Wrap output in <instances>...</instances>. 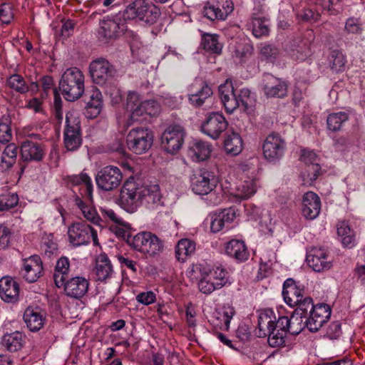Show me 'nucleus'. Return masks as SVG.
<instances>
[{"mask_svg": "<svg viewBox=\"0 0 365 365\" xmlns=\"http://www.w3.org/2000/svg\"><path fill=\"white\" fill-rule=\"evenodd\" d=\"M58 88L68 101L80 98L85 91L84 75L76 67L67 68L61 76Z\"/></svg>", "mask_w": 365, "mask_h": 365, "instance_id": "obj_1", "label": "nucleus"}, {"mask_svg": "<svg viewBox=\"0 0 365 365\" xmlns=\"http://www.w3.org/2000/svg\"><path fill=\"white\" fill-rule=\"evenodd\" d=\"M128 242L135 250L150 257L159 255L163 250V242L150 232H142L128 239Z\"/></svg>", "mask_w": 365, "mask_h": 365, "instance_id": "obj_2", "label": "nucleus"}, {"mask_svg": "<svg viewBox=\"0 0 365 365\" xmlns=\"http://www.w3.org/2000/svg\"><path fill=\"white\" fill-rule=\"evenodd\" d=\"M81 121L75 112H68L63 132V143L68 151H75L82 144Z\"/></svg>", "mask_w": 365, "mask_h": 365, "instance_id": "obj_3", "label": "nucleus"}, {"mask_svg": "<svg viewBox=\"0 0 365 365\" xmlns=\"http://www.w3.org/2000/svg\"><path fill=\"white\" fill-rule=\"evenodd\" d=\"M153 143V133L145 128H133L126 136V143L128 149L138 155L148 152L150 149Z\"/></svg>", "mask_w": 365, "mask_h": 365, "instance_id": "obj_4", "label": "nucleus"}, {"mask_svg": "<svg viewBox=\"0 0 365 365\" xmlns=\"http://www.w3.org/2000/svg\"><path fill=\"white\" fill-rule=\"evenodd\" d=\"M135 181L127 180L120 191V201L123 207L128 212H134L143 203V188Z\"/></svg>", "mask_w": 365, "mask_h": 365, "instance_id": "obj_5", "label": "nucleus"}, {"mask_svg": "<svg viewBox=\"0 0 365 365\" xmlns=\"http://www.w3.org/2000/svg\"><path fill=\"white\" fill-rule=\"evenodd\" d=\"M89 73L93 82L103 86L118 76V71L107 59L98 58L89 65Z\"/></svg>", "mask_w": 365, "mask_h": 365, "instance_id": "obj_6", "label": "nucleus"}, {"mask_svg": "<svg viewBox=\"0 0 365 365\" xmlns=\"http://www.w3.org/2000/svg\"><path fill=\"white\" fill-rule=\"evenodd\" d=\"M185 130L178 125H170L161 135V147L168 153L175 154L184 143Z\"/></svg>", "mask_w": 365, "mask_h": 365, "instance_id": "obj_7", "label": "nucleus"}, {"mask_svg": "<svg viewBox=\"0 0 365 365\" xmlns=\"http://www.w3.org/2000/svg\"><path fill=\"white\" fill-rule=\"evenodd\" d=\"M286 143L279 134L271 133L262 144L263 155L270 163H275L284 155Z\"/></svg>", "mask_w": 365, "mask_h": 365, "instance_id": "obj_8", "label": "nucleus"}, {"mask_svg": "<svg viewBox=\"0 0 365 365\" xmlns=\"http://www.w3.org/2000/svg\"><path fill=\"white\" fill-rule=\"evenodd\" d=\"M190 182L192 191L197 195H207L216 186L214 175L205 168L194 171Z\"/></svg>", "mask_w": 365, "mask_h": 365, "instance_id": "obj_9", "label": "nucleus"}, {"mask_svg": "<svg viewBox=\"0 0 365 365\" xmlns=\"http://www.w3.org/2000/svg\"><path fill=\"white\" fill-rule=\"evenodd\" d=\"M123 178L120 170L113 165L102 168L97 174L96 181L98 187L105 191H110L117 188Z\"/></svg>", "mask_w": 365, "mask_h": 365, "instance_id": "obj_10", "label": "nucleus"}, {"mask_svg": "<svg viewBox=\"0 0 365 365\" xmlns=\"http://www.w3.org/2000/svg\"><path fill=\"white\" fill-rule=\"evenodd\" d=\"M228 123L222 114L212 112L207 115L202 124V131L212 139H217L227 129Z\"/></svg>", "mask_w": 365, "mask_h": 365, "instance_id": "obj_11", "label": "nucleus"}, {"mask_svg": "<svg viewBox=\"0 0 365 365\" xmlns=\"http://www.w3.org/2000/svg\"><path fill=\"white\" fill-rule=\"evenodd\" d=\"M308 265L315 272H320L329 269L332 266L327 251L321 247H313L307 255Z\"/></svg>", "mask_w": 365, "mask_h": 365, "instance_id": "obj_12", "label": "nucleus"}, {"mask_svg": "<svg viewBox=\"0 0 365 365\" xmlns=\"http://www.w3.org/2000/svg\"><path fill=\"white\" fill-rule=\"evenodd\" d=\"M331 313V308L328 304H317L315 309L309 313V317L306 319L307 327L312 332L319 331L330 318Z\"/></svg>", "mask_w": 365, "mask_h": 365, "instance_id": "obj_13", "label": "nucleus"}, {"mask_svg": "<svg viewBox=\"0 0 365 365\" xmlns=\"http://www.w3.org/2000/svg\"><path fill=\"white\" fill-rule=\"evenodd\" d=\"M263 90L268 98H283L288 93V83L282 78L267 74L264 78Z\"/></svg>", "mask_w": 365, "mask_h": 365, "instance_id": "obj_14", "label": "nucleus"}, {"mask_svg": "<svg viewBox=\"0 0 365 365\" xmlns=\"http://www.w3.org/2000/svg\"><path fill=\"white\" fill-rule=\"evenodd\" d=\"M43 263L38 255H32L24 259L21 275L29 283L35 282L42 276Z\"/></svg>", "mask_w": 365, "mask_h": 365, "instance_id": "obj_15", "label": "nucleus"}, {"mask_svg": "<svg viewBox=\"0 0 365 365\" xmlns=\"http://www.w3.org/2000/svg\"><path fill=\"white\" fill-rule=\"evenodd\" d=\"M91 233V227L81 222L72 224L68 231L70 242L76 247L89 243Z\"/></svg>", "mask_w": 365, "mask_h": 365, "instance_id": "obj_16", "label": "nucleus"}, {"mask_svg": "<svg viewBox=\"0 0 365 365\" xmlns=\"http://www.w3.org/2000/svg\"><path fill=\"white\" fill-rule=\"evenodd\" d=\"M219 93L227 113H232L236 108L240 107L237 96L235 92L231 80L227 79L224 83L219 86Z\"/></svg>", "mask_w": 365, "mask_h": 365, "instance_id": "obj_17", "label": "nucleus"}, {"mask_svg": "<svg viewBox=\"0 0 365 365\" xmlns=\"http://www.w3.org/2000/svg\"><path fill=\"white\" fill-rule=\"evenodd\" d=\"M274 330L268 338V343L272 347H279L285 344V338L289 333L287 317H279L274 324Z\"/></svg>", "mask_w": 365, "mask_h": 365, "instance_id": "obj_18", "label": "nucleus"}, {"mask_svg": "<svg viewBox=\"0 0 365 365\" xmlns=\"http://www.w3.org/2000/svg\"><path fill=\"white\" fill-rule=\"evenodd\" d=\"M321 210V200L314 192H306L302 197V213L307 220L315 219Z\"/></svg>", "mask_w": 365, "mask_h": 365, "instance_id": "obj_19", "label": "nucleus"}, {"mask_svg": "<svg viewBox=\"0 0 365 365\" xmlns=\"http://www.w3.org/2000/svg\"><path fill=\"white\" fill-rule=\"evenodd\" d=\"M124 29L125 26L114 19L103 20L98 31V38L103 43H107L110 40L115 39Z\"/></svg>", "mask_w": 365, "mask_h": 365, "instance_id": "obj_20", "label": "nucleus"}, {"mask_svg": "<svg viewBox=\"0 0 365 365\" xmlns=\"http://www.w3.org/2000/svg\"><path fill=\"white\" fill-rule=\"evenodd\" d=\"M276 321V316L272 309L261 311L258 315L257 328L255 334L258 337L270 336L274 330V324Z\"/></svg>", "mask_w": 365, "mask_h": 365, "instance_id": "obj_21", "label": "nucleus"}, {"mask_svg": "<svg viewBox=\"0 0 365 365\" xmlns=\"http://www.w3.org/2000/svg\"><path fill=\"white\" fill-rule=\"evenodd\" d=\"M88 281L82 277H72L63 284L66 295L75 299L83 297L88 292Z\"/></svg>", "mask_w": 365, "mask_h": 365, "instance_id": "obj_22", "label": "nucleus"}, {"mask_svg": "<svg viewBox=\"0 0 365 365\" xmlns=\"http://www.w3.org/2000/svg\"><path fill=\"white\" fill-rule=\"evenodd\" d=\"M235 217V209L232 207L212 214L210 217V231L216 233L222 230L225 227H229Z\"/></svg>", "mask_w": 365, "mask_h": 365, "instance_id": "obj_23", "label": "nucleus"}, {"mask_svg": "<svg viewBox=\"0 0 365 365\" xmlns=\"http://www.w3.org/2000/svg\"><path fill=\"white\" fill-rule=\"evenodd\" d=\"M19 286L11 277L5 276L0 279V297L6 302H14L18 300Z\"/></svg>", "mask_w": 365, "mask_h": 365, "instance_id": "obj_24", "label": "nucleus"}, {"mask_svg": "<svg viewBox=\"0 0 365 365\" xmlns=\"http://www.w3.org/2000/svg\"><path fill=\"white\" fill-rule=\"evenodd\" d=\"M192 271L199 272L200 278L198 282L199 290L205 294H210L216 289L222 288V283L217 284L207 273L204 264H198L192 267Z\"/></svg>", "mask_w": 365, "mask_h": 365, "instance_id": "obj_25", "label": "nucleus"}, {"mask_svg": "<svg viewBox=\"0 0 365 365\" xmlns=\"http://www.w3.org/2000/svg\"><path fill=\"white\" fill-rule=\"evenodd\" d=\"M113 265L106 253L100 254L96 259L94 273L97 281L106 282L113 274Z\"/></svg>", "mask_w": 365, "mask_h": 365, "instance_id": "obj_26", "label": "nucleus"}, {"mask_svg": "<svg viewBox=\"0 0 365 365\" xmlns=\"http://www.w3.org/2000/svg\"><path fill=\"white\" fill-rule=\"evenodd\" d=\"M43 155V150L40 144L29 140L21 143V156L24 161H40Z\"/></svg>", "mask_w": 365, "mask_h": 365, "instance_id": "obj_27", "label": "nucleus"}, {"mask_svg": "<svg viewBox=\"0 0 365 365\" xmlns=\"http://www.w3.org/2000/svg\"><path fill=\"white\" fill-rule=\"evenodd\" d=\"M226 254L237 262H242L248 259L250 257L247 247L242 240H231L225 247Z\"/></svg>", "mask_w": 365, "mask_h": 365, "instance_id": "obj_28", "label": "nucleus"}, {"mask_svg": "<svg viewBox=\"0 0 365 365\" xmlns=\"http://www.w3.org/2000/svg\"><path fill=\"white\" fill-rule=\"evenodd\" d=\"M143 203L148 208L155 209L163 205L160 187L158 185L144 186L143 188Z\"/></svg>", "mask_w": 365, "mask_h": 365, "instance_id": "obj_29", "label": "nucleus"}, {"mask_svg": "<svg viewBox=\"0 0 365 365\" xmlns=\"http://www.w3.org/2000/svg\"><path fill=\"white\" fill-rule=\"evenodd\" d=\"M289 54L293 59L304 61L311 54L310 41L298 37L290 44Z\"/></svg>", "mask_w": 365, "mask_h": 365, "instance_id": "obj_30", "label": "nucleus"}, {"mask_svg": "<svg viewBox=\"0 0 365 365\" xmlns=\"http://www.w3.org/2000/svg\"><path fill=\"white\" fill-rule=\"evenodd\" d=\"M93 200L89 201L87 196H86L85 200L78 195H76L74 197L75 205L81 210L84 217L94 225H100L101 221L100 216L98 215L96 209L89 204Z\"/></svg>", "mask_w": 365, "mask_h": 365, "instance_id": "obj_31", "label": "nucleus"}, {"mask_svg": "<svg viewBox=\"0 0 365 365\" xmlns=\"http://www.w3.org/2000/svg\"><path fill=\"white\" fill-rule=\"evenodd\" d=\"M212 145L201 140H195L189 148V154L193 160L203 161L210 157Z\"/></svg>", "mask_w": 365, "mask_h": 365, "instance_id": "obj_32", "label": "nucleus"}, {"mask_svg": "<svg viewBox=\"0 0 365 365\" xmlns=\"http://www.w3.org/2000/svg\"><path fill=\"white\" fill-rule=\"evenodd\" d=\"M24 320L31 331L40 330L45 323V317L38 309L28 308L24 314Z\"/></svg>", "mask_w": 365, "mask_h": 365, "instance_id": "obj_33", "label": "nucleus"}, {"mask_svg": "<svg viewBox=\"0 0 365 365\" xmlns=\"http://www.w3.org/2000/svg\"><path fill=\"white\" fill-rule=\"evenodd\" d=\"M302 158L307 165V178L310 181L315 180L320 174L321 167L318 163V157L312 151H304Z\"/></svg>", "mask_w": 365, "mask_h": 365, "instance_id": "obj_34", "label": "nucleus"}, {"mask_svg": "<svg viewBox=\"0 0 365 365\" xmlns=\"http://www.w3.org/2000/svg\"><path fill=\"white\" fill-rule=\"evenodd\" d=\"M70 262L68 257H61L56 262L53 274L54 282L58 287H61L68 278Z\"/></svg>", "mask_w": 365, "mask_h": 365, "instance_id": "obj_35", "label": "nucleus"}, {"mask_svg": "<svg viewBox=\"0 0 365 365\" xmlns=\"http://www.w3.org/2000/svg\"><path fill=\"white\" fill-rule=\"evenodd\" d=\"M17 154L18 148L14 143L6 145L1 155L0 170L6 171L10 169L16 163Z\"/></svg>", "mask_w": 365, "mask_h": 365, "instance_id": "obj_36", "label": "nucleus"}, {"mask_svg": "<svg viewBox=\"0 0 365 365\" xmlns=\"http://www.w3.org/2000/svg\"><path fill=\"white\" fill-rule=\"evenodd\" d=\"M102 106L103 101L101 93L97 88H94L90 92L89 100L86 102L87 113H89V110H91V113L88 117H96L100 113Z\"/></svg>", "mask_w": 365, "mask_h": 365, "instance_id": "obj_37", "label": "nucleus"}, {"mask_svg": "<svg viewBox=\"0 0 365 365\" xmlns=\"http://www.w3.org/2000/svg\"><path fill=\"white\" fill-rule=\"evenodd\" d=\"M195 243L189 239L180 240L175 247L176 258L184 262L187 258L195 253Z\"/></svg>", "mask_w": 365, "mask_h": 365, "instance_id": "obj_38", "label": "nucleus"}, {"mask_svg": "<svg viewBox=\"0 0 365 365\" xmlns=\"http://www.w3.org/2000/svg\"><path fill=\"white\" fill-rule=\"evenodd\" d=\"M224 147L229 154L232 155L240 154L243 148V141L241 136L235 132L228 134L224 141Z\"/></svg>", "mask_w": 365, "mask_h": 365, "instance_id": "obj_39", "label": "nucleus"}, {"mask_svg": "<svg viewBox=\"0 0 365 365\" xmlns=\"http://www.w3.org/2000/svg\"><path fill=\"white\" fill-rule=\"evenodd\" d=\"M146 0H135L130 3L123 11L122 17L125 20H134L140 21L143 15L144 6Z\"/></svg>", "mask_w": 365, "mask_h": 365, "instance_id": "obj_40", "label": "nucleus"}, {"mask_svg": "<svg viewBox=\"0 0 365 365\" xmlns=\"http://www.w3.org/2000/svg\"><path fill=\"white\" fill-rule=\"evenodd\" d=\"M140 21L149 26L155 24L161 14L160 9L147 0Z\"/></svg>", "mask_w": 365, "mask_h": 365, "instance_id": "obj_41", "label": "nucleus"}, {"mask_svg": "<svg viewBox=\"0 0 365 365\" xmlns=\"http://www.w3.org/2000/svg\"><path fill=\"white\" fill-rule=\"evenodd\" d=\"M234 314L235 311L233 308L228 307L222 312H216L212 319V323L221 330L227 331Z\"/></svg>", "mask_w": 365, "mask_h": 365, "instance_id": "obj_42", "label": "nucleus"}, {"mask_svg": "<svg viewBox=\"0 0 365 365\" xmlns=\"http://www.w3.org/2000/svg\"><path fill=\"white\" fill-rule=\"evenodd\" d=\"M212 94V90L207 83H203L200 89L194 93L189 94L188 98L190 103L195 106L200 107L203 105L205 101Z\"/></svg>", "mask_w": 365, "mask_h": 365, "instance_id": "obj_43", "label": "nucleus"}, {"mask_svg": "<svg viewBox=\"0 0 365 365\" xmlns=\"http://www.w3.org/2000/svg\"><path fill=\"white\" fill-rule=\"evenodd\" d=\"M348 120L349 115L346 112L332 113L327 118V128L333 132L339 131Z\"/></svg>", "mask_w": 365, "mask_h": 365, "instance_id": "obj_44", "label": "nucleus"}, {"mask_svg": "<svg viewBox=\"0 0 365 365\" xmlns=\"http://www.w3.org/2000/svg\"><path fill=\"white\" fill-rule=\"evenodd\" d=\"M143 103L139 94L135 91H129L125 100V109L130 113L129 121L133 123L137 121V117H134V113L140 108V105Z\"/></svg>", "mask_w": 365, "mask_h": 365, "instance_id": "obj_45", "label": "nucleus"}, {"mask_svg": "<svg viewBox=\"0 0 365 365\" xmlns=\"http://www.w3.org/2000/svg\"><path fill=\"white\" fill-rule=\"evenodd\" d=\"M69 182L73 185H79L81 184L85 185V195L89 201L92 200L93 197V186L91 178L86 173H81L80 175H75L68 177Z\"/></svg>", "mask_w": 365, "mask_h": 365, "instance_id": "obj_46", "label": "nucleus"}, {"mask_svg": "<svg viewBox=\"0 0 365 365\" xmlns=\"http://www.w3.org/2000/svg\"><path fill=\"white\" fill-rule=\"evenodd\" d=\"M19 202L17 193L4 192L0 194V212H7L16 207Z\"/></svg>", "mask_w": 365, "mask_h": 365, "instance_id": "obj_47", "label": "nucleus"}, {"mask_svg": "<svg viewBox=\"0 0 365 365\" xmlns=\"http://www.w3.org/2000/svg\"><path fill=\"white\" fill-rule=\"evenodd\" d=\"M160 107L158 103L152 100L144 101L140 105V108L137 110L136 113H134V117H137V121L140 120L141 117L145 115H155L158 113Z\"/></svg>", "mask_w": 365, "mask_h": 365, "instance_id": "obj_48", "label": "nucleus"}, {"mask_svg": "<svg viewBox=\"0 0 365 365\" xmlns=\"http://www.w3.org/2000/svg\"><path fill=\"white\" fill-rule=\"evenodd\" d=\"M6 85L16 92L25 94L29 91V86L25 79L19 74L11 75L6 80Z\"/></svg>", "mask_w": 365, "mask_h": 365, "instance_id": "obj_49", "label": "nucleus"}, {"mask_svg": "<svg viewBox=\"0 0 365 365\" xmlns=\"http://www.w3.org/2000/svg\"><path fill=\"white\" fill-rule=\"evenodd\" d=\"M2 344L9 351L15 352L22 346V334L20 332H14L4 336Z\"/></svg>", "mask_w": 365, "mask_h": 365, "instance_id": "obj_50", "label": "nucleus"}, {"mask_svg": "<svg viewBox=\"0 0 365 365\" xmlns=\"http://www.w3.org/2000/svg\"><path fill=\"white\" fill-rule=\"evenodd\" d=\"M337 234L341 237V242L344 247H351L354 246V233L347 222H340L337 225Z\"/></svg>", "mask_w": 365, "mask_h": 365, "instance_id": "obj_51", "label": "nucleus"}, {"mask_svg": "<svg viewBox=\"0 0 365 365\" xmlns=\"http://www.w3.org/2000/svg\"><path fill=\"white\" fill-rule=\"evenodd\" d=\"M202 46L205 51L216 54L221 53L222 48L218 41V36L209 34L202 36Z\"/></svg>", "mask_w": 365, "mask_h": 365, "instance_id": "obj_52", "label": "nucleus"}, {"mask_svg": "<svg viewBox=\"0 0 365 365\" xmlns=\"http://www.w3.org/2000/svg\"><path fill=\"white\" fill-rule=\"evenodd\" d=\"M288 323L289 333L292 335L299 334L307 327L306 319L297 313H293L290 318H288Z\"/></svg>", "mask_w": 365, "mask_h": 365, "instance_id": "obj_53", "label": "nucleus"}, {"mask_svg": "<svg viewBox=\"0 0 365 365\" xmlns=\"http://www.w3.org/2000/svg\"><path fill=\"white\" fill-rule=\"evenodd\" d=\"M304 291L300 287L292 288L290 290L282 291V294L285 302L290 307H294L296 304L304 297Z\"/></svg>", "mask_w": 365, "mask_h": 365, "instance_id": "obj_54", "label": "nucleus"}, {"mask_svg": "<svg viewBox=\"0 0 365 365\" xmlns=\"http://www.w3.org/2000/svg\"><path fill=\"white\" fill-rule=\"evenodd\" d=\"M329 62L332 71L340 72L344 70L346 60L341 51L334 50L330 53Z\"/></svg>", "mask_w": 365, "mask_h": 365, "instance_id": "obj_55", "label": "nucleus"}, {"mask_svg": "<svg viewBox=\"0 0 365 365\" xmlns=\"http://www.w3.org/2000/svg\"><path fill=\"white\" fill-rule=\"evenodd\" d=\"M204 268H205V270L207 271V273L209 274L210 277L215 281V282L217 284L222 283V287L227 283L228 273L227 270L221 266H217L210 269L204 264Z\"/></svg>", "mask_w": 365, "mask_h": 365, "instance_id": "obj_56", "label": "nucleus"}, {"mask_svg": "<svg viewBox=\"0 0 365 365\" xmlns=\"http://www.w3.org/2000/svg\"><path fill=\"white\" fill-rule=\"evenodd\" d=\"M10 124L11 118L9 115H3L0 123V143H1L9 142L12 138Z\"/></svg>", "mask_w": 365, "mask_h": 365, "instance_id": "obj_57", "label": "nucleus"}, {"mask_svg": "<svg viewBox=\"0 0 365 365\" xmlns=\"http://www.w3.org/2000/svg\"><path fill=\"white\" fill-rule=\"evenodd\" d=\"M252 30L253 35L257 38L267 36L269 31L265 20L262 18H253L252 20Z\"/></svg>", "mask_w": 365, "mask_h": 365, "instance_id": "obj_58", "label": "nucleus"}, {"mask_svg": "<svg viewBox=\"0 0 365 365\" xmlns=\"http://www.w3.org/2000/svg\"><path fill=\"white\" fill-rule=\"evenodd\" d=\"M297 308L294 313L300 314V316L307 319L308 314L315 309L313 305L312 299L309 297L304 296L298 304H296Z\"/></svg>", "mask_w": 365, "mask_h": 365, "instance_id": "obj_59", "label": "nucleus"}, {"mask_svg": "<svg viewBox=\"0 0 365 365\" xmlns=\"http://www.w3.org/2000/svg\"><path fill=\"white\" fill-rule=\"evenodd\" d=\"M203 16L211 21L214 20H225L224 16H221V8L216 4H211L207 2L205 4L203 11Z\"/></svg>", "mask_w": 365, "mask_h": 365, "instance_id": "obj_60", "label": "nucleus"}, {"mask_svg": "<svg viewBox=\"0 0 365 365\" xmlns=\"http://www.w3.org/2000/svg\"><path fill=\"white\" fill-rule=\"evenodd\" d=\"M240 106L247 110L251 108L255 103L254 97L251 95V91L248 88H242L240 90V93L237 95Z\"/></svg>", "mask_w": 365, "mask_h": 365, "instance_id": "obj_61", "label": "nucleus"}, {"mask_svg": "<svg viewBox=\"0 0 365 365\" xmlns=\"http://www.w3.org/2000/svg\"><path fill=\"white\" fill-rule=\"evenodd\" d=\"M238 194L242 199H247L253 195L256 192V185L252 181H245L239 189Z\"/></svg>", "mask_w": 365, "mask_h": 365, "instance_id": "obj_62", "label": "nucleus"}, {"mask_svg": "<svg viewBox=\"0 0 365 365\" xmlns=\"http://www.w3.org/2000/svg\"><path fill=\"white\" fill-rule=\"evenodd\" d=\"M14 19L12 6L9 4H3L0 6V20L3 24H9Z\"/></svg>", "mask_w": 365, "mask_h": 365, "instance_id": "obj_63", "label": "nucleus"}, {"mask_svg": "<svg viewBox=\"0 0 365 365\" xmlns=\"http://www.w3.org/2000/svg\"><path fill=\"white\" fill-rule=\"evenodd\" d=\"M297 18L302 21L312 23L319 19V14L310 9H303L297 13Z\"/></svg>", "mask_w": 365, "mask_h": 365, "instance_id": "obj_64", "label": "nucleus"}]
</instances>
